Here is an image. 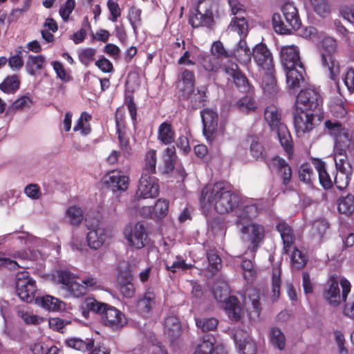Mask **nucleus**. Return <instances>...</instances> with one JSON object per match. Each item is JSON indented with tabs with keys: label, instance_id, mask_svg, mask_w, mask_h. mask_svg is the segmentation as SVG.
<instances>
[{
	"label": "nucleus",
	"instance_id": "f704fd0d",
	"mask_svg": "<svg viewBox=\"0 0 354 354\" xmlns=\"http://www.w3.org/2000/svg\"><path fill=\"white\" fill-rule=\"evenodd\" d=\"M277 131L281 145L289 157L292 154V140L290 133L285 124L279 125Z\"/></svg>",
	"mask_w": 354,
	"mask_h": 354
},
{
	"label": "nucleus",
	"instance_id": "4be33fe9",
	"mask_svg": "<svg viewBox=\"0 0 354 354\" xmlns=\"http://www.w3.org/2000/svg\"><path fill=\"white\" fill-rule=\"evenodd\" d=\"M213 336L204 335L196 344L193 354H225V349L222 344L215 345Z\"/></svg>",
	"mask_w": 354,
	"mask_h": 354
},
{
	"label": "nucleus",
	"instance_id": "774afa93",
	"mask_svg": "<svg viewBox=\"0 0 354 354\" xmlns=\"http://www.w3.org/2000/svg\"><path fill=\"white\" fill-rule=\"evenodd\" d=\"M95 50L92 48L82 49L79 53V59L85 66L90 64L95 58Z\"/></svg>",
	"mask_w": 354,
	"mask_h": 354
},
{
	"label": "nucleus",
	"instance_id": "f8f14e48",
	"mask_svg": "<svg viewBox=\"0 0 354 354\" xmlns=\"http://www.w3.org/2000/svg\"><path fill=\"white\" fill-rule=\"evenodd\" d=\"M86 241L90 248L97 250L113 236L112 231L97 223L88 227Z\"/></svg>",
	"mask_w": 354,
	"mask_h": 354
},
{
	"label": "nucleus",
	"instance_id": "6ab92c4d",
	"mask_svg": "<svg viewBox=\"0 0 354 354\" xmlns=\"http://www.w3.org/2000/svg\"><path fill=\"white\" fill-rule=\"evenodd\" d=\"M234 340L240 354H256L257 344L248 331L241 328L236 329Z\"/></svg>",
	"mask_w": 354,
	"mask_h": 354
},
{
	"label": "nucleus",
	"instance_id": "ddd939ff",
	"mask_svg": "<svg viewBox=\"0 0 354 354\" xmlns=\"http://www.w3.org/2000/svg\"><path fill=\"white\" fill-rule=\"evenodd\" d=\"M261 205V200H250L243 202L235 212L237 218L236 224L239 225L248 223L255 218L262 208Z\"/></svg>",
	"mask_w": 354,
	"mask_h": 354
},
{
	"label": "nucleus",
	"instance_id": "6e6d98bb",
	"mask_svg": "<svg viewBox=\"0 0 354 354\" xmlns=\"http://www.w3.org/2000/svg\"><path fill=\"white\" fill-rule=\"evenodd\" d=\"M167 269L172 272H176L178 270H187L192 267L191 263H185L180 256H176V259L172 262L169 261H166Z\"/></svg>",
	"mask_w": 354,
	"mask_h": 354
},
{
	"label": "nucleus",
	"instance_id": "0eeeda50",
	"mask_svg": "<svg viewBox=\"0 0 354 354\" xmlns=\"http://www.w3.org/2000/svg\"><path fill=\"white\" fill-rule=\"evenodd\" d=\"M239 226H240L239 231L242 241L249 243L248 250H250L254 256V252L264 238L265 230L263 226L254 222L240 224Z\"/></svg>",
	"mask_w": 354,
	"mask_h": 354
},
{
	"label": "nucleus",
	"instance_id": "7c9ffc66",
	"mask_svg": "<svg viewBox=\"0 0 354 354\" xmlns=\"http://www.w3.org/2000/svg\"><path fill=\"white\" fill-rule=\"evenodd\" d=\"M35 303L41 307L51 311L62 310L65 306L63 301L50 295L36 297Z\"/></svg>",
	"mask_w": 354,
	"mask_h": 354
},
{
	"label": "nucleus",
	"instance_id": "b1692460",
	"mask_svg": "<svg viewBox=\"0 0 354 354\" xmlns=\"http://www.w3.org/2000/svg\"><path fill=\"white\" fill-rule=\"evenodd\" d=\"M281 61L284 68L302 66L300 61L299 50L295 45L281 47L280 51Z\"/></svg>",
	"mask_w": 354,
	"mask_h": 354
},
{
	"label": "nucleus",
	"instance_id": "2eb2a0df",
	"mask_svg": "<svg viewBox=\"0 0 354 354\" xmlns=\"http://www.w3.org/2000/svg\"><path fill=\"white\" fill-rule=\"evenodd\" d=\"M335 162L337 172L334 182L337 189L343 190L348 185L352 168L346 160V154L335 156Z\"/></svg>",
	"mask_w": 354,
	"mask_h": 354
},
{
	"label": "nucleus",
	"instance_id": "c85d7f7f",
	"mask_svg": "<svg viewBox=\"0 0 354 354\" xmlns=\"http://www.w3.org/2000/svg\"><path fill=\"white\" fill-rule=\"evenodd\" d=\"M158 140L163 145H169L175 141L176 133L171 124L168 122L161 123L158 129Z\"/></svg>",
	"mask_w": 354,
	"mask_h": 354
},
{
	"label": "nucleus",
	"instance_id": "37998d69",
	"mask_svg": "<svg viewBox=\"0 0 354 354\" xmlns=\"http://www.w3.org/2000/svg\"><path fill=\"white\" fill-rule=\"evenodd\" d=\"M19 84L17 75L8 76L0 84V89L7 94L13 93L18 90Z\"/></svg>",
	"mask_w": 354,
	"mask_h": 354
},
{
	"label": "nucleus",
	"instance_id": "a18cd8bd",
	"mask_svg": "<svg viewBox=\"0 0 354 354\" xmlns=\"http://www.w3.org/2000/svg\"><path fill=\"white\" fill-rule=\"evenodd\" d=\"M315 174L313 167L308 163L302 164L299 169V178L301 181L306 184L313 183Z\"/></svg>",
	"mask_w": 354,
	"mask_h": 354
},
{
	"label": "nucleus",
	"instance_id": "e433bc0d",
	"mask_svg": "<svg viewBox=\"0 0 354 354\" xmlns=\"http://www.w3.org/2000/svg\"><path fill=\"white\" fill-rule=\"evenodd\" d=\"M194 85V73L187 69H185L182 73V79L179 82L178 86L188 96L193 92Z\"/></svg>",
	"mask_w": 354,
	"mask_h": 354
},
{
	"label": "nucleus",
	"instance_id": "69168bd1",
	"mask_svg": "<svg viewBox=\"0 0 354 354\" xmlns=\"http://www.w3.org/2000/svg\"><path fill=\"white\" fill-rule=\"evenodd\" d=\"M164 162L165 165V171L169 172L173 170L174 161L176 159V153L174 147H169L165 151Z\"/></svg>",
	"mask_w": 354,
	"mask_h": 354
},
{
	"label": "nucleus",
	"instance_id": "13d9d810",
	"mask_svg": "<svg viewBox=\"0 0 354 354\" xmlns=\"http://www.w3.org/2000/svg\"><path fill=\"white\" fill-rule=\"evenodd\" d=\"M236 106L243 113H250L255 111L257 104L252 97L245 96L237 102Z\"/></svg>",
	"mask_w": 354,
	"mask_h": 354
},
{
	"label": "nucleus",
	"instance_id": "bf43d9fd",
	"mask_svg": "<svg viewBox=\"0 0 354 354\" xmlns=\"http://www.w3.org/2000/svg\"><path fill=\"white\" fill-rule=\"evenodd\" d=\"M18 316L21 317L26 324L37 325L44 321L43 317L24 309H21L18 311Z\"/></svg>",
	"mask_w": 354,
	"mask_h": 354
},
{
	"label": "nucleus",
	"instance_id": "5701e85b",
	"mask_svg": "<svg viewBox=\"0 0 354 354\" xmlns=\"http://www.w3.org/2000/svg\"><path fill=\"white\" fill-rule=\"evenodd\" d=\"M252 57L257 65L263 70L273 69L272 55L265 44H257L253 48Z\"/></svg>",
	"mask_w": 354,
	"mask_h": 354
},
{
	"label": "nucleus",
	"instance_id": "423d86ee",
	"mask_svg": "<svg viewBox=\"0 0 354 354\" xmlns=\"http://www.w3.org/2000/svg\"><path fill=\"white\" fill-rule=\"evenodd\" d=\"M337 48V41L333 38L327 37L322 40V65L329 71L330 77L333 80L339 73V64L334 57Z\"/></svg>",
	"mask_w": 354,
	"mask_h": 354
},
{
	"label": "nucleus",
	"instance_id": "09e8293b",
	"mask_svg": "<svg viewBox=\"0 0 354 354\" xmlns=\"http://www.w3.org/2000/svg\"><path fill=\"white\" fill-rule=\"evenodd\" d=\"M141 14L142 10L136 6H132L129 10L128 19L135 34H137V29L142 24Z\"/></svg>",
	"mask_w": 354,
	"mask_h": 354
},
{
	"label": "nucleus",
	"instance_id": "412c9836",
	"mask_svg": "<svg viewBox=\"0 0 354 354\" xmlns=\"http://www.w3.org/2000/svg\"><path fill=\"white\" fill-rule=\"evenodd\" d=\"M203 124V133L206 139L212 141L216 137L218 127V114L210 109H205L201 112Z\"/></svg>",
	"mask_w": 354,
	"mask_h": 354
},
{
	"label": "nucleus",
	"instance_id": "cd10ccee",
	"mask_svg": "<svg viewBox=\"0 0 354 354\" xmlns=\"http://www.w3.org/2000/svg\"><path fill=\"white\" fill-rule=\"evenodd\" d=\"M276 227L283 240L285 252H290L295 241V236L292 228L286 222L282 221H279Z\"/></svg>",
	"mask_w": 354,
	"mask_h": 354
},
{
	"label": "nucleus",
	"instance_id": "dca6fc26",
	"mask_svg": "<svg viewBox=\"0 0 354 354\" xmlns=\"http://www.w3.org/2000/svg\"><path fill=\"white\" fill-rule=\"evenodd\" d=\"M158 193L159 185L157 178L147 173H142L136 196L138 198H154L158 195Z\"/></svg>",
	"mask_w": 354,
	"mask_h": 354
},
{
	"label": "nucleus",
	"instance_id": "c9c22d12",
	"mask_svg": "<svg viewBox=\"0 0 354 354\" xmlns=\"http://www.w3.org/2000/svg\"><path fill=\"white\" fill-rule=\"evenodd\" d=\"M65 342L68 347L81 351L91 349L94 344L93 339L89 338H86L84 340L78 337H73L66 339Z\"/></svg>",
	"mask_w": 354,
	"mask_h": 354
},
{
	"label": "nucleus",
	"instance_id": "4d7b16f0",
	"mask_svg": "<svg viewBox=\"0 0 354 354\" xmlns=\"http://www.w3.org/2000/svg\"><path fill=\"white\" fill-rule=\"evenodd\" d=\"M169 204V201L167 199H158L153 207L154 218H160L165 217L168 213Z\"/></svg>",
	"mask_w": 354,
	"mask_h": 354
},
{
	"label": "nucleus",
	"instance_id": "c756f323",
	"mask_svg": "<svg viewBox=\"0 0 354 354\" xmlns=\"http://www.w3.org/2000/svg\"><path fill=\"white\" fill-rule=\"evenodd\" d=\"M156 297L155 292L151 290H147L142 298L137 302L138 310L141 314H147L155 306Z\"/></svg>",
	"mask_w": 354,
	"mask_h": 354
},
{
	"label": "nucleus",
	"instance_id": "052dcab7",
	"mask_svg": "<svg viewBox=\"0 0 354 354\" xmlns=\"http://www.w3.org/2000/svg\"><path fill=\"white\" fill-rule=\"evenodd\" d=\"M241 267L243 270L244 279L248 282H252L256 276V270L252 261L250 259L243 260Z\"/></svg>",
	"mask_w": 354,
	"mask_h": 354
},
{
	"label": "nucleus",
	"instance_id": "20e7f679",
	"mask_svg": "<svg viewBox=\"0 0 354 354\" xmlns=\"http://www.w3.org/2000/svg\"><path fill=\"white\" fill-rule=\"evenodd\" d=\"M214 298L220 303H223L228 317L237 321L240 318L241 306L238 299L234 296L230 297V288L225 281H218L213 288Z\"/></svg>",
	"mask_w": 354,
	"mask_h": 354
},
{
	"label": "nucleus",
	"instance_id": "680f3d73",
	"mask_svg": "<svg viewBox=\"0 0 354 354\" xmlns=\"http://www.w3.org/2000/svg\"><path fill=\"white\" fill-rule=\"evenodd\" d=\"M201 64L207 71H216L221 65L220 59L212 54L205 56L201 61Z\"/></svg>",
	"mask_w": 354,
	"mask_h": 354
},
{
	"label": "nucleus",
	"instance_id": "603ef678",
	"mask_svg": "<svg viewBox=\"0 0 354 354\" xmlns=\"http://www.w3.org/2000/svg\"><path fill=\"white\" fill-rule=\"evenodd\" d=\"M22 245H25L28 248H36L40 246L43 243V241L27 232H21L17 236Z\"/></svg>",
	"mask_w": 354,
	"mask_h": 354
},
{
	"label": "nucleus",
	"instance_id": "5fc2aeb1",
	"mask_svg": "<svg viewBox=\"0 0 354 354\" xmlns=\"http://www.w3.org/2000/svg\"><path fill=\"white\" fill-rule=\"evenodd\" d=\"M290 259L292 267L296 270L301 269L307 263V257L306 254L297 248H295L292 251Z\"/></svg>",
	"mask_w": 354,
	"mask_h": 354
},
{
	"label": "nucleus",
	"instance_id": "49530a36",
	"mask_svg": "<svg viewBox=\"0 0 354 354\" xmlns=\"http://www.w3.org/2000/svg\"><path fill=\"white\" fill-rule=\"evenodd\" d=\"M165 330L171 337L177 336L180 330V324L175 316H169L165 319Z\"/></svg>",
	"mask_w": 354,
	"mask_h": 354
},
{
	"label": "nucleus",
	"instance_id": "c03bdc74",
	"mask_svg": "<svg viewBox=\"0 0 354 354\" xmlns=\"http://www.w3.org/2000/svg\"><path fill=\"white\" fill-rule=\"evenodd\" d=\"M45 61V57L43 55H30L26 63L28 73L31 75H35L36 71L43 68Z\"/></svg>",
	"mask_w": 354,
	"mask_h": 354
},
{
	"label": "nucleus",
	"instance_id": "a211bd4d",
	"mask_svg": "<svg viewBox=\"0 0 354 354\" xmlns=\"http://www.w3.org/2000/svg\"><path fill=\"white\" fill-rule=\"evenodd\" d=\"M102 181L113 192H125L129 187V177L121 170L115 169L107 172Z\"/></svg>",
	"mask_w": 354,
	"mask_h": 354
},
{
	"label": "nucleus",
	"instance_id": "f03ea898",
	"mask_svg": "<svg viewBox=\"0 0 354 354\" xmlns=\"http://www.w3.org/2000/svg\"><path fill=\"white\" fill-rule=\"evenodd\" d=\"M281 11L286 22L282 21L280 14L274 13L272 16V24L274 30L280 34H287L290 33L293 29L299 28L300 19L298 10L294 3H285L281 8Z\"/></svg>",
	"mask_w": 354,
	"mask_h": 354
},
{
	"label": "nucleus",
	"instance_id": "864d4df0",
	"mask_svg": "<svg viewBox=\"0 0 354 354\" xmlns=\"http://www.w3.org/2000/svg\"><path fill=\"white\" fill-rule=\"evenodd\" d=\"M281 270L279 267H274L272 270V298L273 301L277 300L280 294V284H281Z\"/></svg>",
	"mask_w": 354,
	"mask_h": 354
},
{
	"label": "nucleus",
	"instance_id": "e2e57ef3",
	"mask_svg": "<svg viewBox=\"0 0 354 354\" xmlns=\"http://www.w3.org/2000/svg\"><path fill=\"white\" fill-rule=\"evenodd\" d=\"M196 326L204 332L214 330L218 326V320L216 318H203L196 319Z\"/></svg>",
	"mask_w": 354,
	"mask_h": 354
},
{
	"label": "nucleus",
	"instance_id": "f3484780",
	"mask_svg": "<svg viewBox=\"0 0 354 354\" xmlns=\"http://www.w3.org/2000/svg\"><path fill=\"white\" fill-rule=\"evenodd\" d=\"M314 113L295 110L294 113V127L298 138L305 137L315 127Z\"/></svg>",
	"mask_w": 354,
	"mask_h": 354
},
{
	"label": "nucleus",
	"instance_id": "1a4fd4ad",
	"mask_svg": "<svg viewBox=\"0 0 354 354\" xmlns=\"http://www.w3.org/2000/svg\"><path fill=\"white\" fill-rule=\"evenodd\" d=\"M214 7L212 0H200L197 8L189 16V23L194 28L210 26L214 20Z\"/></svg>",
	"mask_w": 354,
	"mask_h": 354
},
{
	"label": "nucleus",
	"instance_id": "ea45409f",
	"mask_svg": "<svg viewBox=\"0 0 354 354\" xmlns=\"http://www.w3.org/2000/svg\"><path fill=\"white\" fill-rule=\"evenodd\" d=\"M66 217L71 225H79L83 221L84 213L79 206L72 205L66 209Z\"/></svg>",
	"mask_w": 354,
	"mask_h": 354
},
{
	"label": "nucleus",
	"instance_id": "de8ad7c7",
	"mask_svg": "<svg viewBox=\"0 0 354 354\" xmlns=\"http://www.w3.org/2000/svg\"><path fill=\"white\" fill-rule=\"evenodd\" d=\"M156 161V151L153 149L149 150L145 156V166L142 173H147L149 175L155 174Z\"/></svg>",
	"mask_w": 354,
	"mask_h": 354
},
{
	"label": "nucleus",
	"instance_id": "72a5a7b5",
	"mask_svg": "<svg viewBox=\"0 0 354 354\" xmlns=\"http://www.w3.org/2000/svg\"><path fill=\"white\" fill-rule=\"evenodd\" d=\"M272 166L278 171L283 183L287 185L290 182L292 176V170L289 165L283 158L275 157L272 160Z\"/></svg>",
	"mask_w": 354,
	"mask_h": 354
},
{
	"label": "nucleus",
	"instance_id": "bb28decb",
	"mask_svg": "<svg viewBox=\"0 0 354 354\" xmlns=\"http://www.w3.org/2000/svg\"><path fill=\"white\" fill-rule=\"evenodd\" d=\"M286 73V83L289 88H296L304 82V74L305 73L304 66L284 68Z\"/></svg>",
	"mask_w": 354,
	"mask_h": 354
},
{
	"label": "nucleus",
	"instance_id": "79ce46f5",
	"mask_svg": "<svg viewBox=\"0 0 354 354\" xmlns=\"http://www.w3.org/2000/svg\"><path fill=\"white\" fill-rule=\"evenodd\" d=\"M229 29L231 31L236 32L240 36L241 39L245 37L248 32V24L245 19L243 17H235L229 26Z\"/></svg>",
	"mask_w": 354,
	"mask_h": 354
},
{
	"label": "nucleus",
	"instance_id": "4c0bfd02",
	"mask_svg": "<svg viewBox=\"0 0 354 354\" xmlns=\"http://www.w3.org/2000/svg\"><path fill=\"white\" fill-rule=\"evenodd\" d=\"M262 88L264 92L269 95H273L277 93V83L273 75V69L265 71L262 80Z\"/></svg>",
	"mask_w": 354,
	"mask_h": 354
},
{
	"label": "nucleus",
	"instance_id": "0e129e2a",
	"mask_svg": "<svg viewBox=\"0 0 354 354\" xmlns=\"http://www.w3.org/2000/svg\"><path fill=\"white\" fill-rule=\"evenodd\" d=\"M317 171L319 176V180L321 185L324 189H329L333 185L332 180L327 173L324 165L321 163L317 167Z\"/></svg>",
	"mask_w": 354,
	"mask_h": 354
},
{
	"label": "nucleus",
	"instance_id": "a878e982",
	"mask_svg": "<svg viewBox=\"0 0 354 354\" xmlns=\"http://www.w3.org/2000/svg\"><path fill=\"white\" fill-rule=\"evenodd\" d=\"M109 306V305L100 302L93 297H88L85 299L81 306L82 314L84 317L88 318L89 311H91L100 315L102 317Z\"/></svg>",
	"mask_w": 354,
	"mask_h": 354
},
{
	"label": "nucleus",
	"instance_id": "aec40b11",
	"mask_svg": "<svg viewBox=\"0 0 354 354\" xmlns=\"http://www.w3.org/2000/svg\"><path fill=\"white\" fill-rule=\"evenodd\" d=\"M104 325L111 330H118L127 324L125 315L114 306H109L102 317Z\"/></svg>",
	"mask_w": 354,
	"mask_h": 354
},
{
	"label": "nucleus",
	"instance_id": "473e14b6",
	"mask_svg": "<svg viewBox=\"0 0 354 354\" xmlns=\"http://www.w3.org/2000/svg\"><path fill=\"white\" fill-rule=\"evenodd\" d=\"M233 55L241 64L247 65L251 61L252 53H251L246 41L241 39L234 50Z\"/></svg>",
	"mask_w": 354,
	"mask_h": 354
},
{
	"label": "nucleus",
	"instance_id": "39448f33",
	"mask_svg": "<svg viewBox=\"0 0 354 354\" xmlns=\"http://www.w3.org/2000/svg\"><path fill=\"white\" fill-rule=\"evenodd\" d=\"M325 127L335 138V156L346 154L347 151L351 153L354 140L349 136L348 130L343 128L339 122H333L330 120L325 122Z\"/></svg>",
	"mask_w": 354,
	"mask_h": 354
},
{
	"label": "nucleus",
	"instance_id": "a19ab883",
	"mask_svg": "<svg viewBox=\"0 0 354 354\" xmlns=\"http://www.w3.org/2000/svg\"><path fill=\"white\" fill-rule=\"evenodd\" d=\"M270 343L273 346L282 351L286 346V337L282 331L278 328H272L269 334Z\"/></svg>",
	"mask_w": 354,
	"mask_h": 354
},
{
	"label": "nucleus",
	"instance_id": "393cba45",
	"mask_svg": "<svg viewBox=\"0 0 354 354\" xmlns=\"http://www.w3.org/2000/svg\"><path fill=\"white\" fill-rule=\"evenodd\" d=\"M224 71L234 81L236 87L243 93L247 92L249 89V83L247 78L239 70L236 63L227 62L223 66Z\"/></svg>",
	"mask_w": 354,
	"mask_h": 354
},
{
	"label": "nucleus",
	"instance_id": "338daca9",
	"mask_svg": "<svg viewBox=\"0 0 354 354\" xmlns=\"http://www.w3.org/2000/svg\"><path fill=\"white\" fill-rule=\"evenodd\" d=\"M32 103V100L28 95H22L12 102L9 109L11 111H21L24 108L30 106Z\"/></svg>",
	"mask_w": 354,
	"mask_h": 354
},
{
	"label": "nucleus",
	"instance_id": "3c124183",
	"mask_svg": "<svg viewBox=\"0 0 354 354\" xmlns=\"http://www.w3.org/2000/svg\"><path fill=\"white\" fill-rule=\"evenodd\" d=\"M314 11L322 17H326L330 12L328 0H310Z\"/></svg>",
	"mask_w": 354,
	"mask_h": 354
},
{
	"label": "nucleus",
	"instance_id": "2f4dec72",
	"mask_svg": "<svg viewBox=\"0 0 354 354\" xmlns=\"http://www.w3.org/2000/svg\"><path fill=\"white\" fill-rule=\"evenodd\" d=\"M264 118L272 130L278 129L281 124H284L281 122V113L274 105H270L266 108Z\"/></svg>",
	"mask_w": 354,
	"mask_h": 354
},
{
	"label": "nucleus",
	"instance_id": "4468645a",
	"mask_svg": "<svg viewBox=\"0 0 354 354\" xmlns=\"http://www.w3.org/2000/svg\"><path fill=\"white\" fill-rule=\"evenodd\" d=\"M124 236L128 245L136 249L142 248L147 238L145 227L140 222L127 226L124 230Z\"/></svg>",
	"mask_w": 354,
	"mask_h": 354
},
{
	"label": "nucleus",
	"instance_id": "58836bf2",
	"mask_svg": "<svg viewBox=\"0 0 354 354\" xmlns=\"http://www.w3.org/2000/svg\"><path fill=\"white\" fill-rule=\"evenodd\" d=\"M338 211L339 213L349 216L354 212V196L348 194L338 200Z\"/></svg>",
	"mask_w": 354,
	"mask_h": 354
},
{
	"label": "nucleus",
	"instance_id": "9d476101",
	"mask_svg": "<svg viewBox=\"0 0 354 354\" xmlns=\"http://www.w3.org/2000/svg\"><path fill=\"white\" fill-rule=\"evenodd\" d=\"M16 291L19 298L27 303L35 300L37 287L35 281L30 277L26 271L19 272L16 274Z\"/></svg>",
	"mask_w": 354,
	"mask_h": 354
},
{
	"label": "nucleus",
	"instance_id": "6e6552de",
	"mask_svg": "<svg viewBox=\"0 0 354 354\" xmlns=\"http://www.w3.org/2000/svg\"><path fill=\"white\" fill-rule=\"evenodd\" d=\"M53 277L55 283L62 285L66 297H79L85 294L84 286L77 281V277L74 274L66 270H57Z\"/></svg>",
	"mask_w": 354,
	"mask_h": 354
},
{
	"label": "nucleus",
	"instance_id": "8fccbe9b",
	"mask_svg": "<svg viewBox=\"0 0 354 354\" xmlns=\"http://www.w3.org/2000/svg\"><path fill=\"white\" fill-rule=\"evenodd\" d=\"M91 118V115L86 112H83L75 125L73 130L75 131H80L81 133L83 135L88 134L91 131V127L88 123Z\"/></svg>",
	"mask_w": 354,
	"mask_h": 354
},
{
	"label": "nucleus",
	"instance_id": "9b49d317",
	"mask_svg": "<svg viewBox=\"0 0 354 354\" xmlns=\"http://www.w3.org/2000/svg\"><path fill=\"white\" fill-rule=\"evenodd\" d=\"M322 100L317 91L313 88L301 90L295 102V110L314 113L319 109Z\"/></svg>",
	"mask_w": 354,
	"mask_h": 354
},
{
	"label": "nucleus",
	"instance_id": "7ed1b4c3",
	"mask_svg": "<svg viewBox=\"0 0 354 354\" xmlns=\"http://www.w3.org/2000/svg\"><path fill=\"white\" fill-rule=\"evenodd\" d=\"M351 290V284L348 279L342 277L338 281L336 277H332L326 286L324 297L330 305L337 306L342 301H346Z\"/></svg>",
	"mask_w": 354,
	"mask_h": 354
},
{
	"label": "nucleus",
	"instance_id": "f257e3e1",
	"mask_svg": "<svg viewBox=\"0 0 354 354\" xmlns=\"http://www.w3.org/2000/svg\"><path fill=\"white\" fill-rule=\"evenodd\" d=\"M240 198L224 182L205 186L201 192V205L207 212L214 209L219 214H226L238 207Z\"/></svg>",
	"mask_w": 354,
	"mask_h": 354
}]
</instances>
